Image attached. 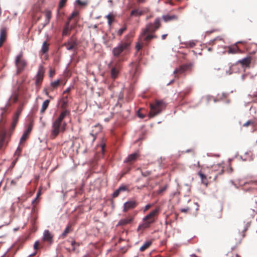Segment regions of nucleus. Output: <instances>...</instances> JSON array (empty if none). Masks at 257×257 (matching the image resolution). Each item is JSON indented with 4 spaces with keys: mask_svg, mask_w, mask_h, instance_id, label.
I'll use <instances>...</instances> for the list:
<instances>
[{
    "mask_svg": "<svg viewBox=\"0 0 257 257\" xmlns=\"http://www.w3.org/2000/svg\"><path fill=\"white\" fill-rule=\"evenodd\" d=\"M160 26V18H156L154 23L147 24L145 29L143 30L140 35L141 40H143L144 42L149 43L153 39H156L158 37L157 36L153 33L158 30Z\"/></svg>",
    "mask_w": 257,
    "mask_h": 257,
    "instance_id": "f257e3e1",
    "label": "nucleus"
},
{
    "mask_svg": "<svg viewBox=\"0 0 257 257\" xmlns=\"http://www.w3.org/2000/svg\"><path fill=\"white\" fill-rule=\"evenodd\" d=\"M70 113L68 110H65L61 112L59 117L53 121L52 124V130H51V135L56 137L60 132H64L65 130L66 123L63 121L65 117Z\"/></svg>",
    "mask_w": 257,
    "mask_h": 257,
    "instance_id": "f03ea898",
    "label": "nucleus"
},
{
    "mask_svg": "<svg viewBox=\"0 0 257 257\" xmlns=\"http://www.w3.org/2000/svg\"><path fill=\"white\" fill-rule=\"evenodd\" d=\"M161 211L160 207L157 206L155 209L152 210L151 212L147 214L143 219V223L138 227V230H144L149 228L152 224L155 223Z\"/></svg>",
    "mask_w": 257,
    "mask_h": 257,
    "instance_id": "7ed1b4c3",
    "label": "nucleus"
},
{
    "mask_svg": "<svg viewBox=\"0 0 257 257\" xmlns=\"http://www.w3.org/2000/svg\"><path fill=\"white\" fill-rule=\"evenodd\" d=\"M132 42V36L131 34H127V35L125 36L123 38L122 42L112 49V53L115 58L113 60H117V57L119 56L122 52H124L125 50H128Z\"/></svg>",
    "mask_w": 257,
    "mask_h": 257,
    "instance_id": "20e7f679",
    "label": "nucleus"
},
{
    "mask_svg": "<svg viewBox=\"0 0 257 257\" xmlns=\"http://www.w3.org/2000/svg\"><path fill=\"white\" fill-rule=\"evenodd\" d=\"M166 107V104L163 100H155L152 103H150L149 116L153 117L157 116V115L161 113L163 110L165 109Z\"/></svg>",
    "mask_w": 257,
    "mask_h": 257,
    "instance_id": "39448f33",
    "label": "nucleus"
},
{
    "mask_svg": "<svg viewBox=\"0 0 257 257\" xmlns=\"http://www.w3.org/2000/svg\"><path fill=\"white\" fill-rule=\"evenodd\" d=\"M121 61L122 60L120 59L112 60L109 64L108 68L110 69L111 78L115 79L118 77L122 68Z\"/></svg>",
    "mask_w": 257,
    "mask_h": 257,
    "instance_id": "423d86ee",
    "label": "nucleus"
},
{
    "mask_svg": "<svg viewBox=\"0 0 257 257\" xmlns=\"http://www.w3.org/2000/svg\"><path fill=\"white\" fill-rule=\"evenodd\" d=\"M15 65L17 69V73L20 74L24 71L27 65V62L24 58L23 53L20 52L15 59Z\"/></svg>",
    "mask_w": 257,
    "mask_h": 257,
    "instance_id": "0eeeda50",
    "label": "nucleus"
},
{
    "mask_svg": "<svg viewBox=\"0 0 257 257\" xmlns=\"http://www.w3.org/2000/svg\"><path fill=\"white\" fill-rule=\"evenodd\" d=\"M45 70L43 66H39L37 74L36 76L35 85L37 87V90H39L41 87V85L44 79Z\"/></svg>",
    "mask_w": 257,
    "mask_h": 257,
    "instance_id": "6e6552de",
    "label": "nucleus"
},
{
    "mask_svg": "<svg viewBox=\"0 0 257 257\" xmlns=\"http://www.w3.org/2000/svg\"><path fill=\"white\" fill-rule=\"evenodd\" d=\"M192 67L191 63H186L179 66L174 71V74L176 77H179V75L183 74L186 71H190Z\"/></svg>",
    "mask_w": 257,
    "mask_h": 257,
    "instance_id": "1a4fd4ad",
    "label": "nucleus"
},
{
    "mask_svg": "<svg viewBox=\"0 0 257 257\" xmlns=\"http://www.w3.org/2000/svg\"><path fill=\"white\" fill-rule=\"evenodd\" d=\"M68 50H75L77 48L78 43L76 37L72 36L68 42H65L64 45Z\"/></svg>",
    "mask_w": 257,
    "mask_h": 257,
    "instance_id": "9d476101",
    "label": "nucleus"
},
{
    "mask_svg": "<svg viewBox=\"0 0 257 257\" xmlns=\"http://www.w3.org/2000/svg\"><path fill=\"white\" fill-rule=\"evenodd\" d=\"M75 24H71L70 21H67L65 24L64 27L62 30L63 36H66L71 33V31L74 29Z\"/></svg>",
    "mask_w": 257,
    "mask_h": 257,
    "instance_id": "9b49d317",
    "label": "nucleus"
},
{
    "mask_svg": "<svg viewBox=\"0 0 257 257\" xmlns=\"http://www.w3.org/2000/svg\"><path fill=\"white\" fill-rule=\"evenodd\" d=\"M138 203L135 200H130L125 202L123 204V211L124 212H127L128 210L136 207Z\"/></svg>",
    "mask_w": 257,
    "mask_h": 257,
    "instance_id": "f8f14e48",
    "label": "nucleus"
},
{
    "mask_svg": "<svg viewBox=\"0 0 257 257\" xmlns=\"http://www.w3.org/2000/svg\"><path fill=\"white\" fill-rule=\"evenodd\" d=\"M238 43H243L242 42H238L235 44L228 46L227 47V53L228 54H236L242 53V50L237 45Z\"/></svg>",
    "mask_w": 257,
    "mask_h": 257,
    "instance_id": "ddd939ff",
    "label": "nucleus"
},
{
    "mask_svg": "<svg viewBox=\"0 0 257 257\" xmlns=\"http://www.w3.org/2000/svg\"><path fill=\"white\" fill-rule=\"evenodd\" d=\"M139 156V153H134L132 154L128 155L127 157L126 158L125 160H124L125 163H128L130 164H132V163H133L135 161H137V159L138 158Z\"/></svg>",
    "mask_w": 257,
    "mask_h": 257,
    "instance_id": "4468645a",
    "label": "nucleus"
},
{
    "mask_svg": "<svg viewBox=\"0 0 257 257\" xmlns=\"http://www.w3.org/2000/svg\"><path fill=\"white\" fill-rule=\"evenodd\" d=\"M7 29L5 27H3L0 30V47L3 45L6 41L7 37Z\"/></svg>",
    "mask_w": 257,
    "mask_h": 257,
    "instance_id": "2eb2a0df",
    "label": "nucleus"
},
{
    "mask_svg": "<svg viewBox=\"0 0 257 257\" xmlns=\"http://www.w3.org/2000/svg\"><path fill=\"white\" fill-rule=\"evenodd\" d=\"M162 18L164 21L166 23H168L170 21H176L178 19V17L176 15H170L166 14L162 16Z\"/></svg>",
    "mask_w": 257,
    "mask_h": 257,
    "instance_id": "dca6fc26",
    "label": "nucleus"
},
{
    "mask_svg": "<svg viewBox=\"0 0 257 257\" xmlns=\"http://www.w3.org/2000/svg\"><path fill=\"white\" fill-rule=\"evenodd\" d=\"M144 13V11L140 9V8H135L131 11L130 17H139L143 15Z\"/></svg>",
    "mask_w": 257,
    "mask_h": 257,
    "instance_id": "f3484780",
    "label": "nucleus"
},
{
    "mask_svg": "<svg viewBox=\"0 0 257 257\" xmlns=\"http://www.w3.org/2000/svg\"><path fill=\"white\" fill-rule=\"evenodd\" d=\"M133 220V216H128L124 219H122L119 220L117 225L118 226H124L126 224H130L132 222Z\"/></svg>",
    "mask_w": 257,
    "mask_h": 257,
    "instance_id": "a211bd4d",
    "label": "nucleus"
},
{
    "mask_svg": "<svg viewBox=\"0 0 257 257\" xmlns=\"http://www.w3.org/2000/svg\"><path fill=\"white\" fill-rule=\"evenodd\" d=\"M53 235L50 232L49 230H45L44 231L43 233V239L44 240L52 243L53 242Z\"/></svg>",
    "mask_w": 257,
    "mask_h": 257,
    "instance_id": "6ab92c4d",
    "label": "nucleus"
},
{
    "mask_svg": "<svg viewBox=\"0 0 257 257\" xmlns=\"http://www.w3.org/2000/svg\"><path fill=\"white\" fill-rule=\"evenodd\" d=\"M62 80L61 79H57L56 81L51 82L50 87L48 88L50 91H53L57 89L60 86Z\"/></svg>",
    "mask_w": 257,
    "mask_h": 257,
    "instance_id": "aec40b11",
    "label": "nucleus"
},
{
    "mask_svg": "<svg viewBox=\"0 0 257 257\" xmlns=\"http://www.w3.org/2000/svg\"><path fill=\"white\" fill-rule=\"evenodd\" d=\"M249 126H251L253 129H254V128L257 126V119L253 118L248 120L242 124V126L243 127H247Z\"/></svg>",
    "mask_w": 257,
    "mask_h": 257,
    "instance_id": "412c9836",
    "label": "nucleus"
},
{
    "mask_svg": "<svg viewBox=\"0 0 257 257\" xmlns=\"http://www.w3.org/2000/svg\"><path fill=\"white\" fill-rule=\"evenodd\" d=\"M32 130V126L31 125H29L26 131H25L23 136L21 137L20 140V143H22L24 142L26 140L29 134H30L31 131Z\"/></svg>",
    "mask_w": 257,
    "mask_h": 257,
    "instance_id": "4be33fe9",
    "label": "nucleus"
},
{
    "mask_svg": "<svg viewBox=\"0 0 257 257\" xmlns=\"http://www.w3.org/2000/svg\"><path fill=\"white\" fill-rule=\"evenodd\" d=\"M128 187H126V186L125 185H121L115 191V192L113 194V197L115 198L118 196L119 195L120 192L124 191L127 190Z\"/></svg>",
    "mask_w": 257,
    "mask_h": 257,
    "instance_id": "5701e85b",
    "label": "nucleus"
},
{
    "mask_svg": "<svg viewBox=\"0 0 257 257\" xmlns=\"http://www.w3.org/2000/svg\"><path fill=\"white\" fill-rule=\"evenodd\" d=\"M212 168L213 171L217 172V175H221L224 172L223 167L221 165H213Z\"/></svg>",
    "mask_w": 257,
    "mask_h": 257,
    "instance_id": "b1692460",
    "label": "nucleus"
},
{
    "mask_svg": "<svg viewBox=\"0 0 257 257\" xmlns=\"http://www.w3.org/2000/svg\"><path fill=\"white\" fill-rule=\"evenodd\" d=\"M192 90V88L191 87H187L185 88L183 91L180 92L179 95L182 98H184L186 96V95H187L188 94H190Z\"/></svg>",
    "mask_w": 257,
    "mask_h": 257,
    "instance_id": "393cba45",
    "label": "nucleus"
},
{
    "mask_svg": "<svg viewBox=\"0 0 257 257\" xmlns=\"http://www.w3.org/2000/svg\"><path fill=\"white\" fill-rule=\"evenodd\" d=\"M72 225L71 224H68L66 228L65 229L63 232L62 233L61 237L62 238H64L68 234V233L72 231Z\"/></svg>",
    "mask_w": 257,
    "mask_h": 257,
    "instance_id": "a878e982",
    "label": "nucleus"
},
{
    "mask_svg": "<svg viewBox=\"0 0 257 257\" xmlns=\"http://www.w3.org/2000/svg\"><path fill=\"white\" fill-rule=\"evenodd\" d=\"M71 245L72 246V250L73 252H79L78 249H77L78 247L81 245L82 242H76L75 241H72L71 242Z\"/></svg>",
    "mask_w": 257,
    "mask_h": 257,
    "instance_id": "bb28decb",
    "label": "nucleus"
},
{
    "mask_svg": "<svg viewBox=\"0 0 257 257\" xmlns=\"http://www.w3.org/2000/svg\"><path fill=\"white\" fill-rule=\"evenodd\" d=\"M49 102L50 101L49 100H46L43 101V103L42 104V106L41 108L40 113L43 114L44 113L49 106Z\"/></svg>",
    "mask_w": 257,
    "mask_h": 257,
    "instance_id": "cd10ccee",
    "label": "nucleus"
},
{
    "mask_svg": "<svg viewBox=\"0 0 257 257\" xmlns=\"http://www.w3.org/2000/svg\"><path fill=\"white\" fill-rule=\"evenodd\" d=\"M251 59L250 57H246L241 60L239 62L243 66H247L250 64Z\"/></svg>",
    "mask_w": 257,
    "mask_h": 257,
    "instance_id": "c85d7f7f",
    "label": "nucleus"
},
{
    "mask_svg": "<svg viewBox=\"0 0 257 257\" xmlns=\"http://www.w3.org/2000/svg\"><path fill=\"white\" fill-rule=\"evenodd\" d=\"M139 40L140 42L137 43V45H136V49L137 51H139L141 49L143 46L144 45H148V43H147L146 42H144L143 40H141L140 39V37H139Z\"/></svg>",
    "mask_w": 257,
    "mask_h": 257,
    "instance_id": "c756f323",
    "label": "nucleus"
},
{
    "mask_svg": "<svg viewBox=\"0 0 257 257\" xmlns=\"http://www.w3.org/2000/svg\"><path fill=\"white\" fill-rule=\"evenodd\" d=\"M152 243V242L150 241L145 242L144 245L141 246L140 250L142 252L144 251L145 250L150 247Z\"/></svg>",
    "mask_w": 257,
    "mask_h": 257,
    "instance_id": "7c9ffc66",
    "label": "nucleus"
},
{
    "mask_svg": "<svg viewBox=\"0 0 257 257\" xmlns=\"http://www.w3.org/2000/svg\"><path fill=\"white\" fill-rule=\"evenodd\" d=\"M105 18L108 20V24L109 27H111V24H112L113 22H114V17L112 14H109L108 15H107L105 16Z\"/></svg>",
    "mask_w": 257,
    "mask_h": 257,
    "instance_id": "2f4dec72",
    "label": "nucleus"
},
{
    "mask_svg": "<svg viewBox=\"0 0 257 257\" xmlns=\"http://www.w3.org/2000/svg\"><path fill=\"white\" fill-rule=\"evenodd\" d=\"M249 96L253 98V101L257 100V87L252 88L251 94H250Z\"/></svg>",
    "mask_w": 257,
    "mask_h": 257,
    "instance_id": "473e14b6",
    "label": "nucleus"
},
{
    "mask_svg": "<svg viewBox=\"0 0 257 257\" xmlns=\"http://www.w3.org/2000/svg\"><path fill=\"white\" fill-rule=\"evenodd\" d=\"M198 175L201 178V180L203 184L207 185V180L206 178V176L203 174L201 172H199L198 173Z\"/></svg>",
    "mask_w": 257,
    "mask_h": 257,
    "instance_id": "72a5a7b5",
    "label": "nucleus"
},
{
    "mask_svg": "<svg viewBox=\"0 0 257 257\" xmlns=\"http://www.w3.org/2000/svg\"><path fill=\"white\" fill-rule=\"evenodd\" d=\"M61 107L62 108H65L68 104V96L66 95L63 96L61 100Z\"/></svg>",
    "mask_w": 257,
    "mask_h": 257,
    "instance_id": "f704fd0d",
    "label": "nucleus"
},
{
    "mask_svg": "<svg viewBox=\"0 0 257 257\" xmlns=\"http://www.w3.org/2000/svg\"><path fill=\"white\" fill-rule=\"evenodd\" d=\"M49 50V44L47 42H43V46L42 47L41 51L43 53H45Z\"/></svg>",
    "mask_w": 257,
    "mask_h": 257,
    "instance_id": "c9c22d12",
    "label": "nucleus"
},
{
    "mask_svg": "<svg viewBox=\"0 0 257 257\" xmlns=\"http://www.w3.org/2000/svg\"><path fill=\"white\" fill-rule=\"evenodd\" d=\"M79 15V12L77 11H73L72 14L70 15V16L68 18V20L71 21L72 20H73V19L75 18L76 17H77Z\"/></svg>",
    "mask_w": 257,
    "mask_h": 257,
    "instance_id": "e433bc0d",
    "label": "nucleus"
},
{
    "mask_svg": "<svg viewBox=\"0 0 257 257\" xmlns=\"http://www.w3.org/2000/svg\"><path fill=\"white\" fill-rule=\"evenodd\" d=\"M127 30V27L124 25V26H123L122 27H121V29H120L119 30H117V32H116V34L120 36H121V35L123 33V32Z\"/></svg>",
    "mask_w": 257,
    "mask_h": 257,
    "instance_id": "4c0bfd02",
    "label": "nucleus"
},
{
    "mask_svg": "<svg viewBox=\"0 0 257 257\" xmlns=\"http://www.w3.org/2000/svg\"><path fill=\"white\" fill-rule=\"evenodd\" d=\"M75 2L78 5L81 6V7H85V6H87L88 4V2L86 1H82L81 0H76Z\"/></svg>",
    "mask_w": 257,
    "mask_h": 257,
    "instance_id": "58836bf2",
    "label": "nucleus"
},
{
    "mask_svg": "<svg viewBox=\"0 0 257 257\" xmlns=\"http://www.w3.org/2000/svg\"><path fill=\"white\" fill-rule=\"evenodd\" d=\"M45 16H46V20L48 21V23H49L50 19L52 17V13H51V11H46L45 12Z\"/></svg>",
    "mask_w": 257,
    "mask_h": 257,
    "instance_id": "ea45409f",
    "label": "nucleus"
},
{
    "mask_svg": "<svg viewBox=\"0 0 257 257\" xmlns=\"http://www.w3.org/2000/svg\"><path fill=\"white\" fill-rule=\"evenodd\" d=\"M191 210V209L190 207H186V208H183L182 209H180V211L182 213H188Z\"/></svg>",
    "mask_w": 257,
    "mask_h": 257,
    "instance_id": "a19ab883",
    "label": "nucleus"
},
{
    "mask_svg": "<svg viewBox=\"0 0 257 257\" xmlns=\"http://www.w3.org/2000/svg\"><path fill=\"white\" fill-rule=\"evenodd\" d=\"M67 1V0H60L59 5V8H62L64 7Z\"/></svg>",
    "mask_w": 257,
    "mask_h": 257,
    "instance_id": "79ce46f5",
    "label": "nucleus"
},
{
    "mask_svg": "<svg viewBox=\"0 0 257 257\" xmlns=\"http://www.w3.org/2000/svg\"><path fill=\"white\" fill-rule=\"evenodd\" d=\"M186 46L187 47H190V48H192V47H193L196 45V43L194 42H189L186 43Z\"/></svg>",
    "mask_w": 257,
    "mask_h": 257,
    "instance_id": "37998d69",
    "label": "nucleus"
},
{
    "mask_svg": "<svg viewBox=\"0 0 257 257\" xmlns=\"http://www.w3.org/2000/svg\"><path fill=\"white\" fill-rule=\"evenodd\" d=\"M5 139V135H3V136H2L1 137V139H0V149H1V148L2 147V146L3 145V143H4V141Z\"/></svg>",
    "mask_w": 257,
    "mask_h": 257,
    "instance_id": "c03bdc74",
    "label": "nucleus"
},
{
    "mask_svg": "<svg viewBox=\"0 0 257 257\" xmlns=\"http://www.w3.org/2000/svg\"><path fill=\"white\" fill-rule=\"evenodd\" d=\"M151 171H142V175L144 176H147L151 174Z\"/></svg>",
    "mask_w": 257,
    "mask_h": 257,
    "instance_id": "a18cd8bd",
    "label": "nucleus"
},
{
    "mask_svg": "<svg viewBox=\"0 0 257 257\" xmlns=\"http://www.w3.org/2000/svg\"><path fill=\"white\" fill-rule=\"evenodd\" d=\"M152 206V205L151 204H147L144 209V212H145V211H147L148 210L150 209V208Z\"/></svg>",
    "mask_w": 257,
    "mask_h": 257,
    "instance_id": "49530a36",
    "label": "nucleus"
},
{
    "mask_svg": "<svg viewBox=\"0 0 257 257\" xmlns=\"http://www.w3.org/2000/svg\"><path fill=\"white\" fill-rule=\"evenodd\" d=\"M41 190L40 189L38 190V191L37 192V197H36V199L33 201L32 204H34V202L36 201L37 198H38L39 197V196L41 195Z\"/></svg>",
    "mask_w": 257,
    "mask_h": 257,
    "instance_id": "de8ad7c7",
    "label": "nucleus"
},
{
    "mask_svg": "<svg viewBox=\"0 0 257 257\" xmlns=\"http://www.w3.org/2000/svg\"><path fill=\"white\" fill-rule=\"evenodd\" d=\"M21 152H22V148H21V147L19 146L18 147L15 153L16 154V155H19L20 154V153H21Z\"/></svg>",
    "mask_w": 257,
    "mask_h": 257,
    "instance_id": "09e8293b",
    "label": "nucleus"
},
{
    "mask_svg": "<svg viewBox=\"0 0 257 257\" xmlns=\"http://www.w3.org/2000/svg\"><path fill=\"white\" fill-rule=\"evenodd\" d=\"M39 245V241H36L34 245V248L35 250H37L38 249V246Z\"/></svg>",
    "mask_w": 257,
    "mask_h": 257,
    "instance_id": "8fccbe9b",
    "label": "nucleus"
},
{
    "mask_svg": "<svg viewBox=\"0 0 257 257\" xmlns=\"http://www.w3.org/2000/svg\"><path fill=\"white\" fill-rule=\"evenodd\" d=\"M54 74H55L54 70H52V69H51L50 71V77H52V76H53Z\"/></svg>",
    "mask_w": 257,
    "mask_h": 257,
    "instance_id": "3c124183",
    "label": "nucleus"
},
{
    "mask_svg": "<svg viewBox=\"0 0 257 257\" xmlns=\"http://www.w3.org/2000/svg\"><path fill=\"white\" fill-rule=\"evenodd\" d=\"M44 91L46 95H49V91H49V88H45Z\"/></svg>",
    "mask_w": 257,
    "mask_h": 257,
    "instance_id": "603ef678",
    "label": "nucleus"
},
{
    "mask_svg": "<svg viewBox=\"0 0 257 257\" xmlns=\"http://www.w3.org/2000/svg\"><path fill=\"white\" fill-rule=\"evenodd\" d=\"M137 69H138V66L136 65L135 66V71H133V70H132L131 71L132 72V73H133V75H135L136 72H137Z\"/></svg>",
    "mask_w": 257,
    "mask_h": 257,
    "instance_id": "864d4df0",
    "label": "nucleus"
},
{
    "mask_svg": "<svg viewBox=\"0 0 257 257\" xmlns=\"http://www.w3.org/2000/svg\"><path fill=\"white\" fill-rule=\"evenodd\" d=\"M167 36H168L167 34H163V35L162 36V39L163 40L166 39Z\"/></svg>",
    "mask_w": 257,
    "mask_h": 257,
    "instance_id": "5fc2aeb1",
    "label": "nucleus"
},
{
    "mask_svg": "<svg viewBox=\"0 0 257 257\" xmlns=\"http://www.w3.org/2000/svg\"><path fill=\"white\" fill-rule=\"evenodd\" d=\"M70 91V88H68L66 90H65L63 92V95H64L65 93H68V92H69Z\"/></svg>",
    "mask_w": 257,
    "mask_h": 257,
    "instance_id": "6e6d98bb",
    "label": "nucleus"
},
{
    "mask_svg": "<svg viewBox=\"0 0 257 257\" xmlns=\"http://www.w3.org/2000/svg\"><path fill=\"white\" fill-rule=\"evenodd\" d=\"M249 190L252 191H257V188L251 187L250 188Z\"/></svg>",
    "mask_w": 257,
    "mask_h": 257,
    "instance_id": "4d7b16f0",
    "label": "nucleus"
},
{
    "mask_svg": "<svg viewBox=\"0 0 257 257\" xmlns=\"http://www.w3.org/2000/svg\"><path fill=\"white\" fill-rule=\"evenodd\" d=\"M145 0H137V2L138 4H142V3H144Z\"/></svg>",
    "mask_w": 257,
    "mask_h": 257,
    "instance_id": "13d9d810",
    "label": "nucleus"
},
{
    "mask_svg": "<svg viewBox=\"0 0 257 257\" xmlns=\"http://www.w3.org/2000/svg\"><path fill=\"white\" fill-rule=\"evenodd\" d=\"M139 116L141 118H144L145 117V114L139 113Z\"/></svg>",
    "mask_w": 257,
    "mask_h": 257,
    "instance_id": "bf43d9fd",
    "label": "nucleus"
},
{
    "mask_svg": "<svg viewBox=\"0 0 257 257\" xmlns=\"http://www.w3.org/2000/svg\"><path fill=\"white\" fill-rule=\"evenodd\" d=\"M17 122V119H15L14 121H13V126H15L16 123Z\"/></svg>",
    "mask_w": 257,
    "mask_h": 257,
    "instance_id": "052dcab7",
    "label": "nucleus"
},
{
    "mask_svg": "<svg viewBox=\"0 0 257 257\" xmlns=\"http://www.w3.org/2000/svg\"><path fill=\"white\" fill-rule=\"evenodd\" d=\"M110 38H111L112 40H114L115 39L114 34L113 33H112L111 36L110 37Z\"/></svg>",
    "mask_w": 257,
    "mask_h": 257,
    "instance_id": "680f3d73",
    "label": "nucleus"
},
{
    "mask_svg": "<svg viewBox=\"0 0 257 257\" xmlns=\"http://www.w3.org/2000/svg\"><path fill=\"white\" fill-rule=\"evenodd\" d=\"M101 150H102V152H103L104 151V145H102L101 146Z\"/></svg>",
    "mask_w": 257,
    "mask_h": 257,
    "instance_id": "e2e57ef3",
    "label": "nucleus"
},
{
    "mask_svg": "<svg viewBox=\"0 0 257 257\" xmlns=\"http://www.w3.org/2000/svg\"><path fill=\"white\" fill-rule=\"evenodd\" d=\"M66 249H67V250L68 252H73L72 250V249H71V248H66Z\"/></svg>",
    "mask_w": 257,
    "mask_h": 257,
    "instance_id": "0e129e2a",
    "label": "nucleus"
},
{
    "mask_svg": "<svg viewBox=\"0 0 257 257\" xmlns=\"http://www.w3.org/2000/svg\"><path fill=\"white\" fill-rule=\"evenodd\" d=\"M165 189H166V188H165V187L162 188H161V189H160V192H163V191H165Z\"/></svg>",
    "mask_w": 257,
    "mask_h": 257,
    "instance_id": "69168bd1",
    "label": "nucleus"
},
{
    "mask_svg": "<svg viewBox=\"0 0 257 257\" xmlns=\"http://www.w3.org/2000/svg\"><path fill=\"white\" fill-rule=\"evenodd\" d=\"M83 257H91V256L90 254H86L84 255Z\"/></svg>",
    "mask_w": 257,
    "mask_h": 257,
    "instance_id": "338daca9",
    "label": "nucleus"
},
{
    "mask_svg": "<svg viewBox=\"0 0 257 257\" xmlns=\"http://www.w3.org/2000/svg\"><path fill=\"white\" fill-rule=\"evenodd\" d=\"M18 100V97H15L14 98V102H16Z\"/></svg>",
    "mask_w": 257,
    "mask_h": 257,
    "instance_id": "774afa93",
    "label": "nucleus"
}]
</instances>
